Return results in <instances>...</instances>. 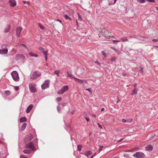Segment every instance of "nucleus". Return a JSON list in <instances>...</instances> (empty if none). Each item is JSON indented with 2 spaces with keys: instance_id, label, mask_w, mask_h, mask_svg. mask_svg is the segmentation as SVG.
I'll return each mask as SVG.
<instances>
[{
  "instance_id": "1",
  "label": "nucleus",
  "mask_w": 158,
  "mask_h": 158,
  "mask_svg": "<svg viewBox=\"0 0 158 158\" xmlns=\"http://www.w3.org/2000/svg\"><path fill=\"white\" fill-rule=\"evenodd\" d=\"M41 75L40 72L38 71H35L33 72L30 75V79L33 80L40 77Z\"/></svg>"
},
{
  "instance_id": "2",
  "label": "nucleus",
  "mask_w": 158,
  "mask_h": 158,
  "mask_svg": "<svg viewBox=\"0 0 158 158\" xmlns=\"http://www.w3.org/2000/svg\"><path fill=\"white\" fill-rule=\"evenodd\" d=\"M29 89L31 93H34L37 91L36 85L35 83H31L29 85Z\"/></svg>"
},
{
  "instance_id": "3",
  "label": "nucleus",
  "mask_w": 158,
  "mask_h": 158,
  "mask_svg": "<svg viewBox=\"0 0 158 158\" xmlns=\"http://www.w3.org/2000/svg\"><path fill=\"white\" fill-rule=\"evenodd\" d=\"M11 74L13 80L17 82L19 81V77L18 73L17 71H14L11 73Z\"/></svg>"
},
{
  "instance_id": "4",
  "label": "nucleus",
  "mask_w": 158,
  "mask_h": 158,
  "mask_svg": "<svg viewBox=\"0 0 158 158\" xmlns=\"http://www.w3.org/2000/svg\"><path fill=\"white\" fill-rule=\"evenodd\" d=\"M133 156L136 158H144L145 156L144 153L140 152H136L133 155Z\"/></svg>"
},
{
  "instance_id": "5",
  "label": "nucleus",
  "mask_w": 158,
  "mask_h": 158,
  "mask_svg": "<svg viewBox=\"0 0 158 158\" xmlns=\"http://www.w3.org/2000/svg\"><path fill=\"white\" fill-rule=\"evenodd\" d=\"M69 89L68 85H64L58 91V94H62L65 92L69 90Z\"/></svg>"
},
{
  "instance_id": "6",
  "label": "nucleus",
  "mask_w": 158,
  "mask_h": 158,
  "mask_svg": "<svg viewBox=\"0 0 158 158\" xmlns=\"http://www.w3.org/2000/svg\"><path fill=\"white\" fill-rule=\"evenodd\" d=\"M49 83L50 81L49 80L45 81L41 86L42 89L43 90H44L46 88L49 87Z\"/></svg>"
},
{
  "instance_id": "7",
  "label": "nucleus",
  "mask_w": 158,
  "mask_h": 158,
  "mask_svg": "<svg viewBox=\"0 0 158 158\" xmlns=\"http://www.w3.org/2000/svg\"><path fill=\"white\" fill-rule=\"evenodd\" d=\"M6 45L5 44L3 45L2 46V49H0V54H6L8 52V49L7 48H6L5 49H4V48H6Z\"/></svg>"
},
{
  "instance_id": "8",
  "label": "nucleus",
  "mask_w": 158,
  "mask_h": 158,
  "mask_svg": "<svg viewBox=\"0 0 158 158\" xmlns=\"http://www.w3.org/2000/svg\"><path fill=\"white\" fill-rule=\"evenodd\" d=\"M25 145L26 148H30L32 151H34L35 150V148L31 142L26 144Z\"/></svg>"
},
{
  "instance_id": "9",
  "label": "nucleus",
  "mask_w": 158,
  "mask_h": 158,
  "mask_svg": "<svg viewBox=\"0 0 158 158\" xmlns=\"http://www.w3.org/2000/svg\"><path fill=\"white\" fill-rule=\"evenodd\" d=\"M101 34L102 35L106 37L107 38L110 36L108 35V32L106 30V29L105 28H103L101 32Z\"/></svg>"
},
{
  "instance_id": "10",
  "label": "nucleus",
  "mask_w": 158,
  "mask_h": 158,
  "mask_svg": "<svg viewBox=\"0 0 158 158\" xmlns=\"http://www.w3.org/2000/svg\"><path fill=\"white\" fill-rule=\"evenodd\" d=\"M33 138V136L32 134L26 137L24 140V142L25 143H27L31 141Z\"/></svg>"
},
{
  "instance_id": "11",
  "label": "nucleus",
  "mask_w": 158,
  "mask_h": 158,
  "mask_svg": "<svg viewBox=\"0 0 158 158\" xmlns=\"http://www.w3.org/2000/svg\"><path fill=\"white\" fill-rule=\"evenodd\" d=\"M74 80H77V82L78 83L83 84H87V81L86 80H81L80 79H79L77 78L74 77Z\"/></svg>"
},
{
  "instance_id": "12",
  "label": "nucleus",
  "mask_w": 158,
  "mask_h": 158,
  "mask_svg": "<svg viewBox=\"0 0 158 158\" xmlns=\"http://www.w3.org/2000/svg\"><path fill=\"white\" fill-rule=\"evenodd\" d=\"M22 28L19 27L16 30V35L18 37H20V33L22 30Z\"/></svg>"
},
{
  "instance_id": "13",
  "label": "nucleus",
  "mask_w": 158,
  "mask_h": 158,
  "mask_svg": "<svg viewBox=\"0 0 158 158\" xmlns=\"http://www.w3.org/2000/svg\"><path fill=\"white\" fill-rule=\"evenodd\" d=\"M9 2L10 4V6L11 7H14L16 5L15 0H9Z\"/></svg>"
},
{
  "instance_id": "14",
  "label": "nucleus",
  "mask_w": 158,
  "mask_h": 158,
  "mask_svg": "<svg viewBox=\"0 0 158 158\" xmlns=\"http://www.w3.org/2000/svg\"><path fill=\"white\" fill-rule=\"evenodd\" d=\"M33 107V105L32 104L30 105L27 107L26 110V112L27 113H29L31 110L32 109Z\"/></svg>"
},
{
  "instance_id": "15",
  "label": "nucleus",
  "mask_w": 158,
  "mask_h": 158,
  "mask_svg": "<svg viewBox=\"0 0 158 158\" xmlns=\"http://www.w3.org/2000/svg\"><path fill=\"white\" fill-rule=\"evenodd\" d=\"M111 48L114 50L116 52L118 55H120L122 54V52H121L119 51L118 49H117L115 47H111Z\"/></svg>"
},
{
  "instance_id": "16",
  "label": "nucleus",
  "mask_w": 158,
  "mask_h": 158,
  "mask_svg": "<svg viewBox=\"0 0 158 158\" xmlns=\"http://www.w3.org/2000/svg\"><path fill=\"white\" fill-rule=\"evenodd\" d=\"M145 148L146 150L150 151L152 150L153 148L151 145H148Z\"/></svg>"
},
{
  "instance_id": "17",
  "label": "nucleus",
  "mask_w": 158,
  "mask_h": 158,
  "mask_svg": "<svg viewBox=\"0 0 158 158\" xmlns=\"http://www.w3.org/2000/svg\"><path fill=\"white\" fill-rule=\"evenodd\" d=\"M137 90L136 89V88H135L134 89L132 90L130 93L131 95H133L136 94L137 93Z\"/></svg>"
},
{
  "instance_id": "18",
  "label": "nucleus",
  "mask_w": 158,
  "mask_h": 158,
  "mask_svg": "<svg viewBox=\"0 0 158 158\" xmlns=\"http://www.w3.org/2000/svg\"><path fill=\"white\" fill-rule=\"evenodd\" d=\"M27 126V124L26 123H23L21 128V131H23L26 128Z\"/></svg>"
},
{
  "instance_id": "19",
  "label": "nucleus",
  "mask_w": 158,
  "mask_h": 158,
  "mask_svg": "<svg viewBox=\"0 0 158 158\" xmlns=\"http://www.w3.org/2000/svg\"><path fill=\"white\" fill-rule=\"evenodd\" d=\"M27 119L25 117H21L20 119V123H23L26 121Z\"/></svg>"
},
{
  "instance_id": "20",
  "label": "nucleus",
  "mask_w": 158,
  "mask_h": 158,
  "mask_svg": "<svg viewBox=\"0 0 158 158\" xmlns=\"http://www.w3.org/2000/svg\"><path fill=\"white\" fill-rule=\"evenodd\" d=\"M92 152L91 151L89 150L86 152V154L85 155L87 157L89 155H91L92 154Z\"/></svg>"
},
{
  "instance_id": "21",
  "label": "nucleus",
  "mask_w": 158,
  "mask_h": 158,
  "mask_svg": "<svg viewBox=\"0 0 158 158\" xmlns=\"http://www.w3.org/2000/svg\"><path fill=\"white\" fill-rule=\"evenodd\" d=\"M121 40L123 42H125L128 41V39L126 37H122L121 38Z\"/></svg>"
},
{
  "instance_id": "22",
  "label": "nucleus",
  "mask_w": 158,
  "mask_h": 158,
  "mask_svg": "<svg viewBox=\"0 0 158 158\" xmlns=\"http://www.w3.org/2000/svg\"><path fill=\"white\" fill-rule=\"evenodd\" d=\"M22 55L19 54H18L16 55V59L18 60H19L20 58L22 57Z\"/></svg>"
},
{
  "instance_id": "23",
  "label": "nucleus",
  "mask_w": 158,
  "mask_h": 158,
  "mask_svg": "<svg viewBox=\"0 0 158 158\" xmlns=\"http://www.w3.org/2000/svg\"><path fill=\"white\" fill-rule=\"evenodd\" d=\"M23 152L26 154H30L31 153V151L27 149H25L23 151Z\"/></svg>"
},
{
  "instance_id": "24",
  "label": "nucleus",
  "mask_w": 158,
  "mask_h": 158,
  "mask_svg": "<svg viewBox=\"0 0 158 158\" xmlns=\"http://www.w3.org/2000/svg\"><path fill=\"white\" fill-rule=\"evenodd\" d=\"M29 54L31 56H34L35 57H38V56L36 54H34L32 52H30Z\"/></svg>"
},
{
  "instance_id": "25",
  "label": "nucleus",
  "mask_w": 158,
  "mask_h": 158,
  "mask_svg": "<svg viewBox=\"0 0 158 158\" xmlns=\"http://www.w3.org/2000/svg\"><path fill=\"white\" fill-rule=\"evenodd\" d=\"M10 29V27L9 26L8 28H6L5 30H4V32L5 33H7L8 32Z\"/></svg>"
},
{
  "instance_id": "26",
  "label": "nucleus",
  "mask_w": 158,
  "mask_h": 158,
  "mask_svg": "<svg viewBox=\"0 0 158 158\" xmlns=\"http://www.w3.org/2000/svg\"><path fill=\"white\" fill-rule=\"evenodd\" d=\"M38 25L40 27V28L42 30H44V29H45V27L44 26H43L40 23H38Z\"/></svg>"
},
{
  "instance_id": "27",
  "label": "nucleus",
  "mask_w": 158,
  "mask_h": 158,
  "mask_svg": "<svg viewBox=\"0 0 158 158\" xmlns=\"http://www.w3.org/2000/svg\"><path fill=\"white\" fill-rule=\"evenodd\" d=\"M82 148V147L80 145H79L77 146V150L79 151H81V150Z\"/></svg>"
},
{
  "instance_id": "28",
  "label": "nucleus",
  "mask_w": 158,
  "mask_h": 158,
  "mask_svg": "<svg viewBox=\"0 0 158 158\" xmlns=\"http://www.w3.org/2000/svg\"><path fill=\"white\" fill-rule=\"evenodd\" d=\"M10 90H6L5 91V94L7 95H10Z\"/></svg>"
},
{
  "instance_id": "29",
  "label": "nucleus",
  "mask_w": 158,
  "mask_h": 158,
  "mask_svg": "<svg viewBox=\"0 0 158 158\" xmlns=\"http://www.w3.org/2000/svg\"><path fill=\"white\" fill-rule=\"evenodd\" d=\"M57 111L59 113H60L61 108H60V107L59 106H57Z\"/></svg>"
},
{
  "instance_id": "30",
  "label": "nucleus",
  "mask_w": 158,
  "mask_h": 158,
  "mask_svg": "<svg viewBox=\"0 0 158 158\" xmlns=\"http://www.w3.org/2000/svg\"><path fill=\"white\" fill-rule=\"evenodd\" d=\"M60 72L59 71L57 70H55L54 72V73L56 74L57 75V77L59 76V73Z\"/></svg>"
},
{
  "instance_id": "31",
  "label": "nucleus",
  "mask_w": 158,
  "mask_h": 158,
  "mask_svg": "<svg viewBox=\"0 0 158 158\" xmlns=\"http://www.w3.org/2000/svg\"><path fill=\"white\" fill-rule=\"evenodd\" d=\"M20 46L24 47L25 48L28 50H29V49L28 47L26 46L25 45L23 44H20Z\"/></svg>"
},
{
  "instance_id": "32",
  "label": "nucleus",
  "mask_w": 158,
  "mask_h": 158,
  "mask_svg": "<svg viewBox=\"0 0 158 158\" xmlns=\"http://www.w3.org/2000/svg\"><path fill=\"white\" fill-rule=\"evenodd\" d=\"M42 52L45 55V56H47L48 51H45L44 50Z\"/></svg>"
},
{
  "instance_id": "33",
  "label": "nucleus",
  "mask_w": 158,
  "mask_h": 158,
  "mask_svg": "<svg viewBox=\"0 0 158 158\" xmlns=\"http://www.w3.org/2000/svg\"><path fill=\"white\" fill-rule=\"evenodd\" d=\"M67 77H72V74L71 73H69L68 72H67Z\"/></svg>"
},
{
  "instance_id": "34",
  "label": "nucleus",
  "mask_w": 158,
  "mask_h": 158,
  "mask_svg": "<svg viewBox=\"0 0 158 158\" xmlns=\"http://www.w3.org/2000/svg\"><path fill=\"white\" fill-rule=\"evenodd\" d=\"M137 1L141 3H143L145 2V0H137Z\"/></svg>"
},
{
  "instance_id": "35",
  "label": "nucleus",
  "mask_w": 158,
  "mask_h": 158,
  "mask_svg": "<svg viewBox=\"0 0 158 158\" xmlns=\"http://www.w3.org/2000/svg\"><path fill=\"white\" fill-rule=\"evenodd\" d=\"M64 17L65 18V19H69L71 20V19L68 16V15H66V14L64 15Z\"/></svg>"
},
{
  "instance_id": "36",
  "label": "nucleus",
  "mask_w": 158,
  "mask_h": 158,
  "mask_svg": "<svg viewBox=\"0 0 158 158\" xmlns=\"http://www.w3.org/2000/svg\"><path fill=\"white\" fill-rule=\"evenodd\" d=\"M14 89L16 91L18 90L19 89V87L18 86H15Z\"/></svg>"
},
{
  "instance_id": "37",
  "label": "nucleus",
  "mask_w": 158,
  "mask_h": 158,
  "mask_svg": "<svg viewBox=\"0 0 158 158\" xmlns=\"http://www.w3.org/2000/svg\"><path fill=\"white\" fill-rule=\"evenodd\" d=\"M102 55H103L105 57L106 56H107L106 54L104 51H102Z\"/></svg>"
},
{
  "instance_id": "38",
  "label": "nucleus",
  "mask_w": 158,
  "mask_h": 158,
  "mask_svg": "<svg viewBox=\"0 0 158 158\" xmlns=\"http://www.w3.org/2000/svg\"><path fill=\"white\" fill-rule=\"evenodd\" d=\"M133 121V119L131 118H130L127 120V122L129 123Z\"/></svg>"
},
{
  "instance_id": "39",
  "label": "nucleus",
  "mask_w": 158,
  "mask_h": 158,
  "mask_svg": "<svg viewBox=\"0 0 158 158\" xmlns=\"http://www.w3.org/2000/svg\"><path fill=\"white\" fill-rule=\"evenodd\" d=\"M104 147L103 146H100L99 147V152H101L102 150V148Z\"/></svg>"
},
{
  "instance_id": "40",
  "label": "nucleus",
  "mask_w": 158,
  "mask_h": 158,
  "mask_svg": "<svg viewBox=\"0 0 158 158\" xmlns=\"http://www.w3.org/2000/svg\"><path fill=\"white\" fill-rule=\"evenodd\" d=\"M62 100V98L60 97H58L56 98V100L58 102H59Z\"/></svg>"
},
{
  "instance_id": "41",
  "label": "nucleus",
  "mask_w": 158,
  "mask_h": 158,
  "mask_svg": "<svg viewBox=\"0 0 158 158\" xmlns=\"http://www.w3.org/2000/svg\"><path fill=\"white\" fill-rule=\"evenodd\" d=\"M148 2L154 3L155 2V0H147Z\"/></svg>"
},
{
  "instance_id": "42",
  "label": "nucleus",
  "mask_w": 158,
  "mask_h": 158,
  "mask_svg": "<svg viewBox=\"0 0 158 158\" xmlns=\"http://www.w3.org/2000/svg\"><path fill=\"white\" fill-rule=\"evenodd\" d=\"M39 49L40 51H41L42 52L44 50V48H43L41 47H40L39 48Z\"/></svg>"
},
{
  "instance_id": "43",
  "label": "nucleus",
  "mask_w": 158,
  "mask_h": 158,
  "mask_svg": "<svg viewBox=\"0 0 158 158\" xmlns=\"http://www.w3.org/2000/svg\"><path fill=\"white\" fill-rule=\"evenodd\" d=\"M86 90L89 91L90 93H92V90L91 88H88L85 89Z\"/></svg>"
},
{
  "instance_id": "44",
  "label": "nucleus",
  "mask_w": 158,
  "mask_h": 158,
  "mask_svg": "<svg viewBox=\"0 0 158 158\" xmlns=\"http://www.w3.org/2000/svg\"><path fill=\"white\" fill-rule=\"evenodd\" d=\"M77 15H78V19L81 20V16L78 13L77 14Z\"/></svg>"
},
{
  "instance_id": "45",
  "label": "nucleus",
  "mask_w": 158,
  "mask_h": 158,
  "mask_svg": "<svg viewBox=\"0 0 158 158\" xmlns=\"http://www.w3.org/2000/svg\"><path fill=\"white\" fill-rule=\"evenodd\" d=\"M23 2L24 4H29L30 3L29 2H26V1H23Z\"/></svg>"
},
{
  "instance_id": "46",
  "label": "nucleus",
  "mask_w": 158,
  "mask_h": 158,
  "mask_svg": "<svg viewBox=\"0 0 158 158\" xmlns=\"http://www.w3.org/2000/svg\"><path fill=\"white\" fill-rule=\"evenodd\" d=\"M95 63L97 64H98L100 66L101 63H99L98 60H96L95 62Z\"/></svg>"
},
{
  "instance_id": "47",
  "label": "nucleus",
  "mask_w": 158,
  "mask_h": 158,
  "mask_svg": "<svg viewBox=\"0 0 158 158\" xmlns=\"http://www.w3.org/2000/svg\"><path fill=\"white\" fill-rule=\"evenodd\" d=\"M152 40L153 42H156L157 41H158V39H152Z\"/></svg>"
},
{
  "instance_id": "48",
  "label": "nucleus",
  "mask_w": 158,
  "mask_h": 158,
  "mask_svg": "<svg viewBox=\"0 0 158 158\" xmlns=\"http://www.w3.org/2000/svg\"><path fill=\"white\" fill-rule=\"evenodd\" d=\"M97 124L98 125V127L100 128L101 129H102V126L100 124H99V123H98Z\"/></svg>"
},
{
  "instance_id": "49",
  "label": "nucleus",
  "mask_w": 158,
  "mask_h": 158,
  "mask_svg": "<svg viewBox=\"0 0 158 158\" xmlns=\"http://www.w3.org/2000/svg\"><path fill=\"white\" fill-rule=\"evenodd\" d=\"M122 121L123 123H125L126 122H127V120H126L124 118H123L122 120Z\"/></svg>"
},
{
  "instance_id": "50",
  "label": "nucleus",
  "mask_w": 158,
  "mask_h": 158,
  "mask_svg": "<svg viewBox=\"0 0 158 158\" xmlns=\"http://www.w3.org/2000/svg\"><path fill=\"white\" fill-rule=\"evenodd\" d=\"M116 58H112L111 59V61L112 62H115V60Z\"/></svg>"
},
{
  "instance_id": "51",
  "label": "nucleus",
  "mask_w": 158,
  "mask_h": 158,
  "mask_svg": "<svg viewBox=\"0 0 158 158\" xmlns=\"http://www.w3.org/2000/svg\"><path fill=\"white\" fill-rule=\"evenodd\" d=\"M124 139V138H122V139H120L118 140L117 141V142L118 143H119V142H121L123 140V139Z\"/></svg>"
},
{
  "instance_id": "52",
  "label": "nucleus",
  "mask_w": 158,
  "mask_h": 158,
  "mask_svg": "<svg viewBox=\"0 0 158 158\" xmlns=\"http://www.w3.org/2000/svg\"><path fill=\"white\" fill-rule=\"evenodd\" d=\"M20 158H27V157L24 156L23 155H22L20 156Z\"/></svg>"
},
{
  "instance_id": "53",
  "label": "nucleus",
  "mask_w": 158,
  "mask_h": 158,
  "mask_svg": "<svg viewBox=\"0 0 158 158\" xmlns=\"http://www.w3.org/2000/svg\"><path fill=\"white\" fill-rule=\"evenodd\" d=\"M86 118L87 122H88L89 121V118L86 117V118Z\"/></svg>"
},
{
  "instance_id": "54",
  "label": "nucleus",
  "mask_w": 158,
  "mask_h": 158,
  "mask_svg": "<svg viewBox=\"0 0 158 158\" xmlns=\"http://www.w3.org/2000/svg\"><path fill=\"white\" fill-rule=\"evenodd\" d=\"M112 42L113 43L115 44V42H117L116 40H112Z\"/></svg>"
},
{
  "instance_id": "55",
  "label": "nucleus",
  "mask_w": 158,
  "mask_h": 158,
  "mask_svg": "<svg viewBox=\"0 0 158 158\" xmlns=\"http://www.w3.org/2000/svg\"><path fill=\"white\" fill-rule=\"evenodd\" d=\"M105 110V109L104 108H101V111H103Z\"/></svg>"
},
{
  "instance_id": "56",
  "label": "nucleus",
  "mask_w": 158,
  "mask_h": 158,
  "mask_svg": "<svg viewBox=\"0 0 158 158\" xmlns=\"http://www.w3.org/2000/svg\"><path fill=\"white\" fill-rule=\"evenodd\" d=\"M62 105H63V106H65L66 105V103H64Z\"/></svg>"
},
{
  "instance_id": "57",
  "label": "nucleus",
  "mask_w": 158,
  "mask_h": 158,
  "mask_svg": "<svg viewBox=\"0 0 158 158\" xmlns=\"http://www.w3.org/2000/svg\"><path fill=\"white\" fill-rule=\"evenodd\" d=\"M57 21L59 22L60 23H62V21L61 20H60V19H58L57 20Z\"/></svg>"
},
{
  "instance_id": "58",
  "label": "nucleus",
  "mask_w": 158,
  "mask_h": 158,
  "mask_svg": "<svg viewBox=\"0 0 158 158\" xmlns=\"http://www.w3.org/2000/svg\"><path fill=\"white\" fill-rule=\"evenodd\" d=\"M127 74L126 73H123L122 75L123 77H125L126 75Z\"/></svg>"
},
{
  "instance_id": "59",
  "label": "nucleus",
  "mask_w": 158,
  "mask_h": 158,
  "mask_svg": "<svg viewBox=\"0 0 158 158\" xmlns=\"http://www.w3.org/2000/svg\"><path fill=\"white\" fill-rule=\"evenodd\" d=\"M45 60L46 61L47 60V56H45Z\"/></svg>"
},
{
  "instance_id": "60",
  "label": "nucleus",
  "mask_w": 158,
  "mask_h": 158,
  "mask_svg": "<svg viewBox=\"0 0 158 158\" xmlns=\"http://www.w3.org/2000/svg\"><path fill=\"white\" fill-rule=\"evenodd\" d=\"M130 38H136V37L135 36L133 37V36H130L129 37Z\"/></svg>"
},
{
  "instance_id": "61",
  "label": "nucleus",
  "mask_w": 158,
  "mask_h": 158,
  "mask_svg": "<svg viewBox=\"0 0 158 158\" xmlns=\"http://www.w3.org/2000/svg\"><path fill=\"white\" fill-rule=\"evenodd\" d=\"M136 85H137V84H135L134 85V86L135 88V87H136Z\"/></svg>"
},
{
  "instance_id": "62",
  "label": "nucleus",
  "mask_w": 158,
  "mask_h": 158,
  "mask_svg": "<svg viewBox=\"0 0 158 158\" xmlns=\"http://www.w3.org/2000/svg\"><path fill=\"white\" fill-rule=\"evenodd\" d=\"M95 154L94 155L92 156H91V157L90 158H93L94 157V156H95Z\"/></svg>"
},
{
  "instance_id": "63",
  "label": "nucleus",
  "mask_w": 158,
  "mask_h": 158,
  "mask_svg": "<svg viewBox=\"0 0 158 158\" xmlns=\"http://www.w3.org/2000/svg\"><path fill=\"white\" fill-rule=\"evenodd\" d=\"M120 40H116L117 42H119L120 41Z\"/></svg>"
},
{
  "instance_id": "64",
  "label": "nucleus",
  "mask_w": 158,
  "mask_h": 158,
  "mask_svg": "<svg viewBox=\"0 0 158 158\" xmlns=\"http://www.w3.org/2000/svg\"><path fill=\"white\" fill-rule=\"evenodd\" d=\"M154 47L158 48V46H154Z\"/></svg>"
}]
</instances>
